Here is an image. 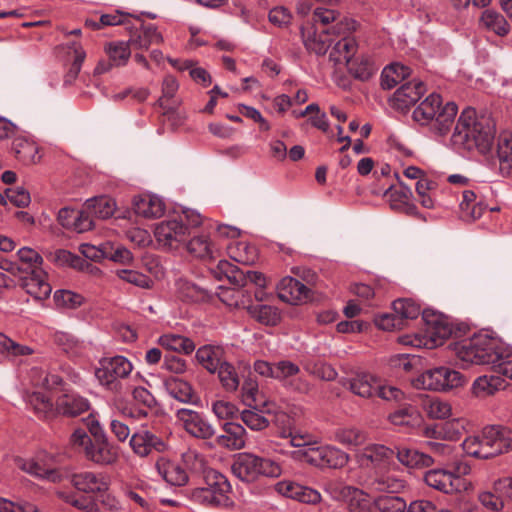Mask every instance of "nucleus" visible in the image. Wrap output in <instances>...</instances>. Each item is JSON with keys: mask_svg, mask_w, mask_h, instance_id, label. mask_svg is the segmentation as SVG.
<instances>
[{"mask_svg": "<svg viewBox=\"0 0 512 512\" xmlns=\"http://www.w3.org/2000/svg\"><path fill=\"white\" fill-rule=\"evenodd\" d=\"M495 137L494 127L485 117H477L473 108L464 109L456 123L452 142L465 150L490 151Z\"/></svg>", "mask_w": 512, "mask_h": 512, "instance_id": "f257e3e1", "label": "nucleus"}, {"mask_svg": "<svg viewBox=\"0 0 512 512\" xmlns=\"http://www.w3.org/2000/svg\"><path fill=\"white\" fill-rule=\"evenodd\" d=\"M457 358L469 365H490L508 356V345L488 334H474L450 345Z\"/></svg>", "mask_w": 512, "mask_h": 512, "instance_id": "f03ea898", "label": "nucleus"}, {"mask_svg": "<svg viewBox=\"0 0 512 512\" xmlns=\"http://www.w3.org/2000/svg\"><path fill=\"white\" fill-rule=\"evenodd\" d=\"M458 107L454 102L443 104L442 97L431 93L413 111V120L421 126H427L435 135H446L455 120Z\"/></svg>", "mask_w": 512, "mask_h": 512, "instance_id": "7ed1b4c3", "label": "nucleus"}, {"mask_svg": "<svg viewBox=\"0 0 512 512\" xmlns=\"http://www.w3.org/2000/svg\"><path fill=\"white\" fill-rule=\"evenodd\" d=\"M463 451L472 457L489 459L512 451V432L501 425L483 428L480 434L467 437L462 442Z\"/></svg>", "mask_w": 512, "mask_h": 512, "instance_id": "20e7f679", "label": "nucleus"}, {"mask_svg": "<svg viewBox=\"0 0 512 512\" xmlns=\"http://www.w3.org/2000/svg\"><path fill=\"white\" fill-rule=\"evenodd\" d=\"M281 436L289 437L293 447H305L302 451V457L311 465L337 469L348 463V454L333 446H316L315 443L311 442V437L308 434H298L288 429L283 430Z\"/></svg>", "mask_w": 512, "mask_h": 512, "instance_id": "39448f33", "label": "nucleus"}, {"mask_svg": "<svg viewBox=\"0 0 512 512\" xmlns=\"http://www.w3.org/2000/svg\"><path fill=\"white\" fill-rule=\"evenodd\" d=\"M231 471L241 481L251 483L260 477H279L282 474V467L270 458L242 452L235 455Z\"/></svg>", "mask_w": 512, "mask_h": 512, "instance_id": "423d86ee", "label": "nucleus"}, {"mask_svg": "<svg viewBox=\"0 0 512 512\" xmlns=\"http://www.w3.org/2000/svg\"><path fill=\"white\" fill-rule=\"evenodd\" d=\"M466 378L450 367L440 366L429 369L411 380L416 389L447 391L463 386Z\"/></svg>", "mask_w": 512, "mask_h": 512, "instance_id": "0eeeda50", "label": "nucleus"}, {"mask_svg": "<svg viewBox=\"0 0 512 512\" xmlns=\"http://www.w3.org/2000/svg\"><path fill=\"white\" fill-rule=\"evenodd\" d=\"M424 322V342L428 348H434L444 343L453 331L451 322L441 313L424 310L422 312Z\"/></svg>", "mask_w": 512, "mask_h": 512, "instance_id": "6e6552de", "label": "nucleus"}, {"mask_svg": "<svg viewBox=\"0 0 512 512\" xmlns=\"http://www.w3.org/2000/svg\"><path fill=\"white\" fill-rule=\"evenodd\" d=\"M312 21L315 29L326 34L341 35L355 29V21L341 17L337 11L324 7L313 10Z\"/></svg>", "mask_w": 512, "mask_h": 512, "instance_id": "1a4fd4ad", "label": "nucleus"}, {"mask_svg": "<svg viewBox=\"0 0 512 512\" xmlns=\"http://www.w3.org/2000/svg\"><path fill=\"white\" fill-rule=\"evenodd\" d=\"M190 234L182 217L162 221L156 225L154 230L158 244L167 249H178Z\"/></svg>", "mask_w": 512, "mask_h": 512, "instance_id": "9d476101", "label": "nucleus"}, {"mask_svg": "<svg viewBox=\"0 0 512 512\" xmlns=\"http://www.w3.org/2000/svg\"><path fill=\"white\" fill-rule=\"evenodd\" d=\"M364 485L374 492L400 493L406 488L407 482L400 471L386 467L375 470L365 479Z\"/></svg>", "mask_w": 512, "mask_h": 512, "instance_id": "9b49d317", "label": "nucleus"}, {"mask_svg": "<svg viewBox=\"0 0 512 512\" xmlns=\"http://www.w3.org/2000/svg\"><path fill=\"white\" fill-rule=\"evenodd\" d=\"M127 29L129 30L128 42L135 49L148 50L152 45H160L164 41L156 25L146 23L139 18H135Z\"/></svg>", "mask_w": 512, "mask_h": 512, "instance_id": "f8f14e48", "label": "nucleus"}, {"mask_svg": "<svg viewBox=\"0 0 512 512\" xmlns=\"http://www.w3.org/2000/svg\"><path fill=\"white\" fill-rule=\"evenodd\" d=\"M131 362L124 356L104 358L100 367L96 369L95 376L102 385L112 386L118 379L126 378L132 372Z\"/></svg>", "mask_w": 512, "mask_h": 512, "instance_id": "ddd939ff", "label": "nucleus"}, {"mask_svg": "<svg viewBox=\"0 0 512 512\" xmlns=\"http://www.w3.org/2000/svg\"><path fill=\"white\" fill-rule=\"evenodd\" d=\"M274 379L292 391L302 394L310 391V384L300 375V367L290 360L275 362Z\"/></svg>", "mask_w": 512, "mask_h": 512, "instance_id": "4468645a", "label": "nucleus"}, {"mask_svg": "<svg viewBox=\"0 0 512 512\" xmlns=\"http://www.w3.org/2000/svg\"><path fill=\"white\" fill-rule=\"evenodd\" d=\"M176 418L185 431L195 438L210 439L215 434L214 427L200 413L192 409H177Z\"/></svg>", "mask_w": 512, "mask_h": 512, "instance_id": "2eb2a0df", "label": "nucleus"}, {"mask_svg": "<svg viewBox=\"0 0 512 512\" xmlns=\"http://www.w3.org/2000/svg\"><path fill=\"white\" fill-rule=\"evenodd\" d=\"M128 41H112L104 45V52L108 60H100L95 68V73L102 74L110 71L113 67L125 66L130 57L131 50Z\"/></svg>", "mask_w": 512, "mask_h": 512, "instance_id": "dca6fc26", "label": "nucleus"}, {"mask_svg": "<svg viewBox=\"0 0 512 512\" xmlns=\"http://www.w3.org/2000/svg\"><path fill=\"white\" fill-rule=\"evenodd\" d=\"M425 483L440 492L452 494L466 489V484L460 476L443 469H432L424 475Z\"/></svg>", "mask_w": 512, "mask_h": 512, "instance_id": "f3484780", "label": "nucleus"}, {"mask_svg": "<svg viewBox=\"0 0 512 512\" xmlns=\"http://www.w3.org/2000/svg\"><path fill=\"white\" fill-rule=\"evenodd\" d=\"M75 489L85 494L104 493L109 489V476L103 472L82 471L71 476Z\"/></svg>", "mask_w": 512, "mask_h": 512, "instance_id": "a211bd4d", "label": "nucleus"}, {"mask_svg": "<svg viewBox=\"0 0 512 512\" xmlns=\"http://www.w3.org/2000/svg\"><path fill=\"white\" fill-rule=\"evenodd\" d=\"M424 82L418 79L402 84L391 98L392 106L398 110H406L416 104L426 93Z\"/></svg>", "mask_w": 512, "mask_h": 512, "instance_id": "6ab92c4d", "label": "nucleus"}, {"mask_svg": "<svg viewBox=\"0 0 512 512\" xmlns=\"http://www.w3.org/2000/svg\"><path fill=\"white\" fill-rule=\"evenodd\" d=\"M85 458L100 466L113 465L119 459V447L110 442L108 437L97 439L86 451Z\"/></svg>", "mask_w": 512, "mask_h": 512, "instance_id": "aec40b11", "label": "nucleus"}, {"mask_svg": "<svg viewBox=\"0 0 512 512\" xmlns=\"http://www.w3.org/2000/svg\"><path fill=\"white\" fill-rule=\"evenodd\" d=\"M130 447L139 457H146L153 451L163 452L166 449L164 441L148 430H140L132 434Z\"/></svg>", "mask_w": 512, "mask_h": 512, "instance_id": "412c9836", "label": "nucleus"}, {"mask_svg": "<svg viewBox=\"0 0 512 512\" xmlns=\"http://www.w3.org/2000/svg\"><path fill=\"white\" fill-rule=\"evenodd\" d=\"M394 450L381 444L366 446L359 455V462L364 467L375 470L384 469L392 461Z\"/></svg>", "mask_w": 512, "mask_h": 512, "instance_id": "4be33fe9", "label": "nucleus"}, {"mask_svg": "<svg viewBox=\"0 0 512 512\" xmlns=\"http://www.w3.org/2000/svg\"><path fill=\"white\" fill-rule=\"evenodd\" d=\"M278 296L290 304H298L310 299V289L299 280L286 276L277 285Z\"/></svg>", "mask_w": 512, "mask_h": 512, "instance_id": "5701e85b", "label": "nucleus"}, {"mask_svg": "<svg viewBox=\"0 0 512 512\" xmlns=\"http://www.w3.org/2000/svg\"><path fill=\"white\" fill-rule=\"evenodd\" d=\"M378 378L369 373H357L342 380V385L353 394L362 398L375 396Z\"/></svg>", "mask_w": 512, "mask_h": 512, "instance_id": "b1692460", "label": "nucleus"}, {"mask_svg": "<svg viewBox=\"0 0 512 512\" xmlns=\"http://www.w3.org/2000/svg\"><path fill=\"white\" fill-rule=\"evenodd\" d=\"M277 491L282 495L307 504H317L321 501V494L310 487L293 481H281L276 485Z\"/></svg>", "mask_w": 512, "mask_h": 512, "instance_id": "393cba45", "label": "nucleus"}, {"mask_svg": "<svg viewBox=\"0 0 512 512\" xmlns=\"http://www.w3.org/2000/svg\"><path fill=\"white\" fill-rule=\"evenodd\" d=\"M53 457L42 455L38 457L37 461L25 462L22 469L27 473L36 477L46 479L51 482H59L63 479L64 473L55 468L52 464Z\"/></svg>", "mask_w": 512, "mask_h": 512, "instance_id": "a878e982", "label": "nucleus"}, {"mask_svg": "<svg viewBox=\"0 0 512 512\" xmlns=\"http://www.w3.org/2000/svg\"><path fill=\"white\" fill-rule=\"evenodd\" d=\"M348 34L349 33L341 34V38L333 45L330 51L329 59L336 66L347 67L357 54V42Z\"/></svg>", "mask_w": 512, "mask_h": 512, "instance_id": "bb28decb", "label": "nucleus"}, {"mask_svg": "<svg viewBox=\"0 0 512 512\" xmlns=\"http://www.w3.org/2000/svg\"><path fill=\"white\" fill-rule=\"evenodd\" d=\"M133 208L137 215L144 218H159L165 213L164 201L154 194H140L133 199Z\"/></svg>", "mask_w": 512, "mask_h": 512, "instance_id": "cd10ccee", "label": "nucleus"}, {"mask_svg": "<svg viewBox=\"0 0 512 512\" xmlns=\"http://www.w3.org/2000/svg\"><path fill=\"white\" fill-rule=\"evenodd\" d=\"M394 454L399 463L408 469H424L435 463V459L431 455L405 446L396 447Z\"/></svg>", "mask_w": 512, "mask_h": 512, "instance_id": "c85d7f7f", "label": "nucleus"}, {"mask_svg": "<svg viewBox=\"0 0 512 512\" xmlns=\"http://www.w3.org/2000/svg\"><path fill=\"white\" fill-rule=\"evenodd\" d=\"M158 474L170 485L183 486L188 482V474L178 463L164 457L155 463Z\"/></svg>", "mask_w": 512, "mask_h": 512, "instance_id": "c756f323", "label": "nucleus"}, {"mask_svg": "<svg viewBox=\"0 0 512 512\" xmlns=\"http://www.w3.org/2000/svg\"><path fill=\"white\" fill-rule=\"evenodd\" d=\"M19 285L32 297L43 300L49 297L52 288L47 282V274L43 269H36L33 275L24 278Z\"/></svg>", "mask_w": 512, "mask_h": 512, "instance_id": "7c9ffc66", "label": "nucleus"}, {"mask_svg": "<svg viewBox=\"0 0 512 512\" xmlns=\"http://www.w3.org/2000/svg\"><path fill=\"white\" fill-rule=\"evenodd\" d=\"M90 409V402L74 393L63 394L56 401V411L62 415L76 417Z\"/></svg>", "mask_w": 512, "mask_h": 512, "instance_id": "2f4dec72", "label": "nucleus"}, {"mask_svg": "<svg viewBox=\"0 0 512 512\" xmlns=\"http://www.w3.org/2000/svg\"><path fill=\"white\" fill-rule=\"evenodd\" d=\"M224 435L216 438V444L232 450H240L245 447L246 430L240 424L227 422L224 424Z\"/></svg>", "mask_w": 512, "mask_h": 512, "instance_id": "473e14b6", "label": "nucleus"}, {"mask_svg": "<svg viewBox=\"0 0 512 512\" xmlns=\"http://www.w3.org/2000/svg\"><path fill=\"white\" fill-rule=\"evenodd\" d=\"M12 150L16 158L24 165L36 164L40 161L38 145L25 137H15L12 142Z\"/></svg>", "mask_w": 512, "mask_h": 512, "instance_id": "72a5a7b5", "label": "nucleus"}, {"mask_svg": "<svg viewBox=\"0 0 512 512\" xmlns=\"http://www.w3.org/2000/svg\"><path fill=\"white\" fill-rule=\"evenodd\" d=\"M341 494L346 498L351 512H375V502L362 490L351 486H345Z\"/></svg>", "mask_w": 512, "mask_h": 512, "instance_id": "f704fd0d", "label": "nucleus"}, {"mask_svg": "<svg viewBox=\"0 0 512 512\" xmlns=\"http://www.w3.org/2000/svg\"><path fill=\"white\" fill-rule=\"evenodd\" d=\"M330 35L322 33V30L315 28L313 30L302 29V38L306 49L317 55H324L332 45L333 40L330 38Z\"/></svg>", "mask_w": 512, "mask_h": 512, "instance_id": "c9c22d12", "label": "nucleus"}, {"mask_svg": "<svg viewBox=\"0 0 512 512\" xmlns=\"http://www.w3.org/2000/svg\"><path fill=\"white\" fill-rule=\"evenodd\" d=\"M187 251L195 257L202 259H214L218 255V248L212 243L208 236H193L189 241H185Z\"/></svg>", "mask_w": 512, "mask_h": 512, "instance_id": "e433bc0d", "label": "nucleus"}, {"mask_svg": "<svg viewBox=\"0 0 512 512\" xmlns=\"http://www.w3.org/2000/svg\"><path fill=\"white\" fill-rule=\"evenodd\" d=\"M499 171L503 176L512 175V134L501 133L497 142Z\"/></svg>", "mask_w": 512, "mask_h": 512, "instance_id": "4c0bfd02", "label": "nucleus"}, {"mask_svg": "<svg viewBox=\"0 0 512 512\" xmlns=\"http://www.w3.org/2000/svg\"><path fill=\"white\" fill-rule=\"evenodd\" d=\"M206 487L213 492L225 505L229 502L231 485L227 478L217 470H208L204 476Z\"/></svg>", "mask_w": 512, "mask_h": 512, "instance_id": "58836bf2", "label": "nucleus"}, {"mask_svg": "<svg viewBox=\"0 0 512 512\" xmlns=\"http://www.w3.org/2000/svg\"><path fill=\"white\" fill-rule=\"evenodd\" d=\"M176 290L180 298L193 302L208 301L213 294L210 290L186 279H179L176 282Z\"/></svg>", "mask_w": 512, "mask_h": 512, "instance_id": "ea45409f", "label": "nucleus"}, {"mask_svg": "<svg viewBox=\"0 0 512 512\" xmlns=\"http://www.w3.org/2000/svg\"><path fill=\"white\" fill-rule=\"evenodd\" d=\"M480 26L500 37H504L510 32V25L505 17L501 13L491 9H486L482 12Z\"/></svg>", "mask_w": 512, "mask_h": 512, "instance_id": "a19ab883", "label": "nucleus"}, {"mask_svg": "<svg viewBox=\"0 0 512 512\" xmlns=\"http://www.w3.org/2000/svg\"><path fill=\"white\" fill-rule=\"evenodd\" d=\"M227 253L235 262L245 265L254 264L258 259L256 247L246 241L231 242L227 246Z\"/></svg>", "mask_w": 512, "mask_h": 512, "instance_id": "79ce46f5", "label": "nucleus"}, {"mask_svg": "<svg viewBox=\"0 0 512 512\" xmlns=\"http://www.w3.org/2000/svg\"><path fill=\"white\" fill-rule=\"evenodd\" d=\"M348 72L356 79L366 81L377 71L373 60L368 55H355L346 67Z\"/></svg>", "mask_w": 512, "mask_h": 512, "instance_id": "37998d69", "label": "nucleus"}, {"mask_svg": "<svg viewBox=\"0 0 512 512\" xmlns=\"http://www.w3.org/2000/svg\"><path fill=\"white\" fill-rule=\"evenodd\" d=\"M410 73L411 70L409 67L400 63H392L386 66L382 71L381 86L383 89H392L406 79Z\"/></svg>", "mask_w": 512, "mask_h": 512, "instance_id": "c03bdc74", "label": "nucleus"}, {"mask_svg": "<svg viewBox=\"0 0 512 512\" xmlns=\"http://www.w3.org/2000/svg\"><path fill=\"white\" fill-rule=\"evenodd\" d=\"M196 359L210 373H216V369L224 362L221 348L210 345L200 347L196 351Z\"/></svg>", "mask_w": 512, "mask_h": 512, "instance_id": "a18cd8bd", "label": "nucleus"}, {"mask_svg": "<svg viewBox=\"0 0 512 512\" xmlns=\"http://www.w3.org/2000/svg\"><path fill=\"white\" fill-rule=\"evenodd\" d=\"M158 343L165 349L178 353L191 354L195 350L194 342L178 334H164L159 337Z\"/></svg>", "mask_w": 512, "mask_h": 512, "instance_id": "49530a36", "label": "nucleus"}, {"mask_svg": "<svg viewBox=\"0 0 512 512\" xmlns=\"http://www.w3.org/2000/svg\"><path fill=\"white\" fill-rule=\"evenodd\" d=\"M34 353V349L30 346L20 344L13 339L9 338L3 333H0V356L14 360L21 356H27Z\"/></svg>", "mask_w": 512, "mask_h": 512, "instance_id": "de8ad7c7", "label": "nucleus"}, {"mask_svg": "<svg viewBox=\"0 0 512 512\" xmlns=\"http://www.w3.org/2000/svg\"><path fill=\"white\" fill-rule=\"evenodd\" d=\"M166 390L174 399L182 403H192L194 399L191 386L178 378L171 377L165 380Z\"/></svg>", "mask_w": 512, "mask_h": 512, "instance_id": "09e8293b", "label": "nucleus"}, {"mask_svg": "<svg viewBox=\"0 0 512 512\" xmlns=\"http://www.w3.org/2000/svg\"><path fill=\"white\" fill-rule=\"evenodd\" d=\"M391 424L400 427H415L421 422V415L413 406L402 407L388 417Z\"/></svg>", "mask_w": 512, "mask_h": 512, "instance_id": "8fccbe9b", "label": "nucleus"}, {"mask_svg": "<svg viewBox=\"0 0 512 512\" xmlns=\"http://www.w3.org/2000/svg\"><path fill=\"white\" fill-rule=\"evenodd\" d=\"M26 401L39 418L48 419L54 415L53 403L44 393L33 392L27 396Z\"/></svg>", "mask_w": 512, "mask_h": 512, "instance_id": "3c124183", "label": "nucleus"}, {"mask_svg": "<svg viewBox=\"0 0 512 512\" xmlns=\"http://www.w3.org/2000/svg\"><path fill=\"white\" fill-rule=\"evenodd\" d=\"M249 313L251 317L259 323L268 326H275L281 320L280 311L276 307L270 305L251 306L249 307Z\"/></svg>", "mask_w": 512, "mask_h": 512, "instance_id": "603ef678", "label": "nucleus"}, {"mask_svg": "<svg viewBox=\"0 0 512 512\" xmlns=\"http://www.w3.org/2000/svg\"><path fill=\"white\" fill-rule=\"evenodd\" d=\"M85 204L93 217L99 219H107L111 217L114 214L116 207L114 200L103 196L88 199Z\"/></svg>", "mask_w": 512, "mask_h": 512, "instance_id": "864d4df0", "label": "nucleus"}, {"mask_svg": "<svg viewBox=\"0 0 512 512\" xmlns=\"http://www.w3.org/2000/svg\"><path fill=\"white\" fill-rule=\"evenodd\" d=\"M219 381L223 389L227 392H235L239 385L240 379L235 367L224 361L219 368L216 369Z\"/></svg>", "mask_w": 512, "mask_h": 512, "instance_id": "5fc2aeb1", "label": "nucleus"}, {"mask_svg": "<svg viewBox=\"0 0 512 512\" xmlns=\"http://www.w3.org/2000/svg\"><path fill=\"white\" fill-rule=\"evenodd\" d=\"M501 386L502 380L500 377L483 375L474 381L472 391L477 397H486L499 390Z\"/></svg>", "mask_w": 512, "mask_h": 512, "instance_id": "6e6d98bb", "label": "nucleus"}, {"mask_svg": "<svg viewBox=\"0 0 512 512\" xmlns=\"http://www.w3.org/2000/svg\"><path fill=\"white\" fill-rule=\"evenodd\" d=\"M182 461L186 469L192 473L203 474V476H205L208 470H212L208 467L205 456L193 449H188L182 454Z\"/></svg>", "mask_w": 512, "mask_h": 512, "instance_id": "4d7b16f0", "label": "nucleus"}, {"mask_svg": "<svg viewBox=\"0 0 512 512\" xmlns=\"http://www.w3.org/2000/svg\"><path fill=\"white\" fill-rule=\"evenodd\" d=\"M443 440L457 441L468 431L469 421L465 418H453L442 425Z\"/></svg>", "mask_w": 512, "mask_h": 512, "instance_id": "13d9d810", "label": "nucleus"}, {"mask_svg": "<svg viewBox=\"0 0 512 512\" xmlns=\"http://www.w3.org/2000/svg\"><path fill=\"white\" fill-rule=\"evenodd\" d=\"M179 88V84L175 77L171 75H167L162 83V96L158 99L157 104L164 109V114L167 115L170 112L174 111L175 106L178 103H174V105H167L165 102L169 99L174 98Z\"/></svg>", "mask_w": 512, "mask_h": 512, "instance_id": "bf43d9fd", "label": "nucleus"}, {"mask_svg": "<svg viewBox=\"0 0 512 512\" xmlns=\"http://www.w3.org/2000/svg\"><path fill=\"white\" fill-rule=\"evenodd\" d=\"M423 409L431 419H445L451 416V405L439 398H428L423 403Z\"/></svg>", "mask_w": 512, "mask_h": 512, "instance_id": "052dcab7", "label": "nucleus"}, {"mask_svg": "<svg viewBox=\"0 0 512 512\" xmlns=\"http://www.w3.org/2000/svg\"><path fill=\"white\" fill-rule=\"evenodd\" d=\"M259 390H258V383L256 380L252 378L246 379L241 388V398L242 402L252 408H257L258 406H266V402H261L259 399Z\"/></svg>", "mask_w": 512, "mask_h": 512, "instance_id": "680f3d73", "label": "nucleus"}, {"mask_svg": "<svg viewBox=\"0 0 512 512\" xmlns=\"http://www.w3.org/2000/svg\"><path fill=\"white\" fill-rule=\"evenodd\" d=\"M393 311L403 323V320L417 318L421 313V308L412 299H398L393 302Z\"/></svg>", "mask_w": 512, "mask_h": 512, "instance_id": "e2e57ef3", "label": "nucleus"}, {"mask_svg": "<svg viewBox=\"0 0 512 512\" xmlns=\"http://www.w3.org/2000/svg\"><path fill=\"white\" fill-rule=\"evenodd\" d=\"M335 440L344 446H359L366 440L365 434L357 428H339L335 431Z\"/></svg>", "mask_w": 512, "mask_h": 512, "instance_id": "0e129e2a", "label": "nucleus"}, {"mask_svg": "<svg viewBox=\"0 0 512 512\" xmlns=\"http://www.w3.org/2000/svg\"><path fill=\"white\" fill-rule=\"evenodd\" d=\"M116 275L121 280L140 288H151L153 284L150 277L135 270L120 269L116 271Z\"/></svg>", "mask_w": 512, "mask_h": 512, "instance_id": "69168bd1", "label": "nucleus"}, {"mask_svg": "<svg viewBox=\"0 0 512 512\" xmlns=\"http://www.w3.org/2000/svg\"><path fill=\"white\" fill-rule=\"evenodd\" d=\"M407 508L403 498L380 497L375 501V512H405Z\"/></svg>", "mask_w": 512, "mask_h": 512, "instance_id": "338daca9", "label": "nucleus"}, {"mask_svg": "<svg viewBox=\"0 0 512 512\" xmlns=\"http://www.w3.org/2000/svg\"><path fill=\"white\" fill-rule=\"evenodd\" d=\"M241 419L248 428L254 431L264 430L269 425L268 419L255 410H243Z\"/></svg>", "mask_w": 512, "mask_h": 512, "instance_id": "774afa93", "label": "nucleus"}]
</instances>
